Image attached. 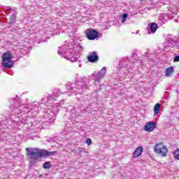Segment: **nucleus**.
Instances as JSON below:
<instances>
[{
	"label": "nucleus",
	"instance_id": "1",
	"mask_svg": "<svg viewBox=\"0 0 179 179\" xmlns=\"http://www.w3.org/2000/svg\"><path fill=\"white\" fill-rule=\"evenodd\" d=\"M61 92L59 91H55L54 93L49 94L48 96L41 99V104H45L48 106V109L44 110L45 113V117L48 118V121L43 122V127L45 125L48 127L54 124L55 118H57V114L59 111L61 105L59 103H55V105H48L51 104L52 101H55L57 97H59Z\"/></svg>",
	"mask_w": 179,
	"mask_h": 179
},
{
	"label": "nucleus",
	"instance_id": "2",
	"mask_svg": "<svg viewBox=\"0 0 179 179\" xmlns=\"http://www.w3.org/2000/svg\"><path fill=\"white\" fill-rule=\"evenodd\" d=\"M13 101L15 105H11L10 108H13V111H15V114H17V117H21V120L24 124H27V122H26L27 118L36 117L37 113L41 110V106H40V103L38 102L29 103L25 107L24 105H20L19 103L17 106V103H16L17 99H13Z\"/></svg>",
	"mask_w": 179,
	"mask_h": 179
},
{
	"label": "nucleus",
	"instance_id": "3",
	"mask_svg": "<svg viewBox=\"0 0 179 179\" xmlns=\"http://www.w3.org/2000/svg\"><path fill=\"white\" fill-rule=\"evenodd\" d=\"M87 78L86 77H82L76 80V82L74 83H68L66 84L69 89V92L71 93H75V92H79L80 93L89 89V86L86 84L87 83Z\"/></svg>",
	"mask_w": 179,
	"mask_h": 179
},
{
	"label": "nucleus",
	"instance_id": "4",
	"mask_svg": "<svg viewBox=\"0 0 179 179\" xmlns=\"http://www.w3.org/2000/svg\"><path fill=\"white\" fill-rule=\"evenodd\" d=\"M57 53L59 55L63 57V58L71 61V62H76L79 59V55H76V51L73 50V49L69 50L67 45H63L59 47Z\"/></svg>",
	"mask_w": 179,
	"mask_h": 179
},
{
	"label": "nucleus",
	"instance_id": "5",
	"mask_svg": "<svg viewBox=\"0 0 179 179\" xmlns=\"http://www.w3.org/2000/svg\"><path fill=\"white\" fill-rule=\"evenodd\" d=\"M127 72L132 73V69L131 67V63L128 57L122 58L120 62L119 66V78L120 79H125L127 76Z\"/></svg>",
	"mask_w": 179,
	"mask_h": 179
},
{
	"label": "nucleus",
	"instance_id": "6",
	"mask_svg": "<svg viewBox=\"0 0 179 179\" xmlns=\"http://www.w3.org/2000/svg\"><path fill=\"white\" fill-rule=\"evenodd\" d=\"M12 53L10 52H6L2 55V64L5 68H12L15 65V62L12 61Z\"/></svg>",
	"mask_w": 179,
	"mask_h": 179
},
{
	"label": "nucleus",
	"instance_id": "7",
	"mask_svg": "<svg viewBox=\"0 0 179 179\" xmlns=\"http://www.w3.org/2000/svg\"><path fill=\"white\" fill-rule=\"evenodd\" d=\"M27 155L31 157V159H38V157H43L44 152L43 150H38V148H26Z\"/></svg>",
	"mask_w": 179,
	"mask_h": 179
},
{
	"label": "nucleus",
	"instance_id": "8",
	"mask_svg": "<svg viewBox=\"0 0 179 179\" xmlns=\"http://www.w3.org/2000/svg\"><path fill=\"white\" fill-rule=\"evenodd\" d=\"M3 10L7 12L9 16H10L9 23H10L11 24L13 23H15V22H16V15H17V8H10V7H5L3 8Z\"/></svg>",
	"mask_w": 179,
	"mask_h": 179
},
{
	"label": "nucleus",
	"instance_id": "9",
	"mask_svg": "<svg viewBox=\"0 0 179 179\" xmlns=\"http://www.w3.org/2000/svg\"><path fill=\"white\" fill-rule=\"evenodd\" d=\"M86 37L88 40H96L99 37V32L96 29H88L85 31Z\"/></svg>",
	"mask_w": 179,
	"mask_h": 179
},
{
	"label": "nucleus",
	"instance_id": "10",
	"mask_svg": "<svg viewBox=\"0 0 179 179\" xmlns=\"http://www.w3.org/2000/svg\"><path fill=\"white\" fill-rule=\"evenodd\" d=\"M155 152L160 156H166V153H167V148L164 146L163 144H157L155 147Z\"/></svg>",
	"mask_w": 179,
	"mask_h": 179
},
{
	"label": "nucleus",
	"instance_id": "11",
	"mask_svg": "<svg viewBox=\"0 0 179 179\" xmlns=\"http://www.w3.org/2000/svg\"><path fill=\"white\" fill-rule=\"evenodd\" d=\"M106 73H107V69H106V67H103L100 71L96 74H92V76L95 77V82H100V80L102 79V78H104Z\"/></svg>",
	"mask_w": 179,
	"mask_h": 179
},
{
	"label": "nucleus",
	"instance_id": "12",
	"mask_svg": "<svg viewBox=\"0 0 179 179\" xmlns=\"http://www.w3.org/2000/svg\"><path fill=\"white\" fill-rule=\"evenodd\" d=\"M87 61L92 63L97 62V61H99V55H97V52H91L87 57Z\"/></svg>",
	"mask_w": 179,
	"mask_h": 179
},
{
	"label": "nucleus",
	"instance_id": "13",
	"mask_svg": "<svg viewBox=\"0 0 179 179\" xmlns=\"http://www.w3.org/2000/svg\"><path fill=\"white\" fill-rule=\"evenodd\" d=\"M155 128H156V123H155V122H149L145 126V131H147V132H152Z\"/></svg>",
	"mask_w": 179,
	"mask_h": 179
},
{
	"label": "nucleus",
	"instance_id": "14",
	"mask_svg": "<svg viewBox=\"0 0 179 179\" xmlns=\"http://www.w3.org/2000/svg\"><path fill=\"white\" fill-rule=\"evenodd\" d=\"M143 151V148L142 147L137 148L133 154V157L134 158L139 157V156L142 155Z\"/></svg>",
	"mask_w": 179,
	"mask_h": 179
},
{
	"label": "nucleus",
	"instance_id": "15",
	"mask_svg": "<svg viewBox=\"0 0 179 179\" xmlns=\"http://www.w3.org/2000/svg\"><path fill=\"white\" fill-rule=\"evenodd\" d=\"M173 73H174V69L171 66V67L166 69L165 76L166 78H171V75H173Z\"/></svg>",
	"mask_w": 179,
	"mask_h": 179
},
{
	"label": "nucleus",
	"instance_id": "16",
	"mask_svg": "<svg viewBox=\"0 0 179 179\" xmlns=\"http://www.w3.org/2000/svg\"><path fill=\"white\" fill-rule=\"evenodd\" d=\"M149 27L152 33H156V30H157V24L155 22H152L149 24Z\"/></svg>",
	"mask_w": 179,
	"mask_h": 179
},
{
	"label": "nucleus",
	"instance_id": "17",
	"mask_svg": "<svg viewBox=\"0 0 179 179\" xmlns=\"http://www.w3.org/2000/svg\"><path fill=\"white\" fill-rule=\"evenodd\" d=\"M168 47H171L173 48L174 47V44H176V40H174V38H171V36H169L168 38Z\"/></svg>",
	"mask_w": 179,
	"mask_h": 179
},
{
	"label": "nucleus",
	"instance_id": "18",
	"mask_svg": "<svg viewBox=\"0 0 179 179\" xmlns=\"http://www.w3.org/2000/svg\"><path fill=\"white\" fill-rule=\"evenodd\" d=\"M43 156H57V151L48 152L45 150H43Z\"/></svg>",
	"mask_w": 179,
	"mask_h": 179
},
{
	"label": "nucleus",
	"instance_id": "19",
	"mask_svg": "<svg viewBox=\"0 0 179 179\" xmlns=\"http://www.w3.org/2000/svg\"><path fill=\"white\" fill-rule=\"evenodd\" d=\"M160 103H157L154 107V115H157L160 112Z\"/></svg>",
	"mask_w": 179,
	"mask_h": 179
},
{
	"label": "nucleus",
	"instance_id": "20",
	"mask_svg": "<svg viewBox=\"0 0 179 179\" xmlns=\"http://www.w3.org/2000/svg\"><path fill=\"white\" fill-rule=\"evenodd\" d=\"M71 118H78L79 117V113L76 112L75 109L71 110Z\"/></svg>",
	"mask_w": 179,
	"mask_h": 179
},
{
	"label": "nucleus",
	"instance_id": "21",
	"mask_svg": "<svg viewBox=\"0 0 179 179\" xmlns=\"http://www.w3.org/2000/svg\"><path fill=\"white\" fill-rule=\"evenodd\" d=\"M43 169H51V163L50 162H46L43 164Z\"/></svg>",
	"mask_w": 179,
	"mask_h": 179
},
{
	"label": "nucleus",
	"instance_id": "22",
	"mask_svg": "<svg viewBox=\"0 0 179 179\" xmlns=\"http://www.w3.org/2000/svg\"><path fill=\"white\" fill-rule=\"evenodd\" d=\"M128 17V14L124 13L122 15V23H124L125 20H127V18Z\"/></svg>",
	"mask_w": 179,
	"mask_h": 179
},
{
	"label": "nucleus",
	"instance_id": "23",
	"mask_svg": "<svg viewBox=\"0 0 179 179\" xmlns=\"http://www.w3.org/2000/svg\"><path fill=\"white\" fill-rule=\"evenodd\" d=\"M173 154L175 155L176 159H177V160H179V149L176 150Z\"/></svg>",
	"mask_w": 179,
	"mask_h": 179
},
{
	"label": "nucleus",
	"instance_id": "24",
	"mask_svg": "<svg viewBox=\"0 0 179 179\" xmlns=\"http://www.w3.org/2000/svg\"><path fill=\"white\" fill-rule=\"evenodd\" d=\"M173 62H179V55L174 57Z\"/></svg>",
	"mask_w": 179,
	"mask_h": 179
},
{
	"label": "nucleus",
	"instance_id": "25",
	"mask_svg": "<svg viewBox=\"0 0 179 179\" xmlns=\"http://www.w3.org/2000/svg\"><path fill=\"white\" fill-rule=\"evenodd\" d=\"M86 143H87V145H92V139L87 138V139L86 140Z\"/></svg>",
	"mask_w": 179,
	"mask_h": 179
},
{
	"label": "nucleus",
	"instance_id": "26",
	"mask_svg": "<svg viewBox=\"0 0 179 179\" xmlns=\"http://www.w3.org/2000/svg\"><path fill=\"white\" fill-rule=\"evenodd\" d=\"M138 56V53L136 52H133V54L131 56V58H135Z\"/></svg>",
	"mask_w": 179,
	"mask_h": 179
},
{
	"label": "nucleus",
	"instance_id": "27",
	"mask_svg": "<svg viewBox=\"0 0 179 179\" xmlns=\"http://www.w3.org/2000/svg\"><path fill=\"white\" fill-rule=\"evenodd\" d=\"M0 127H1V128H3V129L6 128V127H5V124H4L3 123H0Z\"/></svg>",
	"mask_w": 179,
	"mask_h": 179
},
{
	"label": "nucleus",
	"instance_id": "28",
	"mask_svg": "<svg viewBox=\"0 0 179 179\" xmlns=\"http://www.w3.org/2000/svg\"><path fill=\"white\" fill-rule=\"evenodd\" d=\"M78 66H79V68H81L82 67V64H79Z\"/></svg>",
	"mask_w": 179,
	"mask_h": 179
},
{
	"label": "nucleus",
	"instance_id": "29",
	"mask_svg": "<svg viewBox=\"0 0 179 179\" xmlns=\"http://www.w3.org/2000/svg\"><path fill=\"white\" fill-rule=\"evenodd\" d=\"M79 47H80V48H82V46L80 45Z\"/></svg>",
	"mask_w": 179,
	"mask_h": 179
},
{
	"label": "nucleus",
	"instance_id": "30",
	"mask_svg": "<svg viewBox=\"0 0 179 179\" xmlns=\"http://www.w3.org/2000/svg\"><path fill=\"white\" fill-rule=\"evenodd\" d=\"M0 142H1V136H0Z\"/></svg>",
	"mask_w": 179,
	"mask_h": 179
}]
</instances>
